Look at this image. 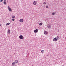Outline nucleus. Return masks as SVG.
I'll return each instance as SVG.
<instances>
[{
  "instance_id": "3",
  "label": "nucleus",
  "mask_w": 66,
  "mask_h": 66,
  "mask_svg": "<svg viewBox=\"0 0 66 66\" xmlns=\"http://www.w3.org/2000/svg\"><path fill=\"white\" fill-rule=\"evenodd\" d=\"M47 27L48 28V29H51V26L50 24H48L47 26Z\"/></svg>"
},
{
  "instance_id": "20",
  "label": "nucleus",
  "mask_w": 66,
  "mask_h": 66,
  "mask_svg": "<svg viewBox=\"0 0 66 66\" xmlns=\"http://www.w3.org/2000/svg\"><path fill=\"white\" fill-rule=\"evenodd\" d=\"M48 6L47 5L46 6V8H48Z\"/></svg>"
},
{
  "instance_id": "13",
  "label": "nucleus",
  "mask_w": 66,
  "mask_h": 66,
  "mask_svg": "<svg viewBox=\"0 0 66 66\" xmlns=\"http://www.w3.org/2000/svg\"><path fill=\"white\" fill-rule=\"evenodd\" d=\"M12 18H14H14H15V16H14V15H12Z\"/></svg>"
},
{
  "instance_id": "15",
  "label": "nucleus",
  "mask_w": 66,
  "mask_h": 66,
  "mask_svg": "<svg viewBox=\"0 0 66 66\" xmlns=\"http://www.w3.org/2000/svg\"><path fill=\"white\" fill-rule=\"evenodd\" d=\"M15 63H17L18 62V61L17 60H15Z\"/></svg>"
},
{
  "instance_id": "17",
  "label": "nucleus",
  "mask_w": 66,
  "mask_h": 66,
  "mask_svg": "<svg viewBox=\"0 0 66 66\" xmlns=\"http://www.w3.org/2000/svg\"><path fill=\"white\" fill-rule=\"evenodd\" d=\"M39 25L40 26H42L43 25V23H40L39 24Z\"/></svg>"
},
{
  "instance_id": "11",
  "label": "nucleus",
  "mask_w": 66,
  "mask_h": 66,
  "mask_svg": "<svg viewBox=\"0 0 66 66\" xmlns=\"http://www.w3.org/2000/svg\"><path fill=\"white\" fill-rule=\"evenodd\" d=\"M6 2V0H4V2L3 3L5 5H6V2Z\"/></svg>"
},
{
  "instance_id": "23",
  "label": "nucleus",
  "mask_w": 66,
  "mask_h": 66,
  "mask_svg": "<svg viewBox=\"0 0 66 66\" xmlns=\"http://www.w3.org/2000/svg\"><path fill=\"white\" fill-rule=\"evenodd\" d=\"M2 24H0V26H1Z\"/></svg>"
},
{
  "instance_id": "10",
  "label": "nucleus",
  "mask_w": 66,
  "mask_h": 66,
  "mask_svg": "<svg viewBox=\"0 0 66 66\" xmlns=\"http://www.w3.org/2000/svg\"><path fill=\"white\" fill-rule=\"evenodd\" d=\"M55 38L57 40H59V39H60V38H59V36H57V37H56Z\"/></svg>"
},
{
  "instance_id": "19",
  "label": "nucleus",
  "mask_w": 66,
  "mask_h": 66,
  "mask_svg": "<svg viewBox=\"0 0 66 66\" xmlns=\"http://www.w3.org/2000/svg\"><path fill=\"white\" fill-rule=\"evenodd\" d=\"M43 4H46V2H44L43 3Z\"/></svg>"
},
{
  "instance_id": "5",
  "label": "nucleus",
  "mask_w": 66,
  "mask_h": 66,
  "mask_svg": "<svg viewBox=\"0 0 66 66\" xmlns=\"http://www.w3.org/2000/svg\"><path fill=\"white\" fill-rule=\"evenodd\" d=\"M57 39H56V38H54L53 39V41L54 42H57Z\"/></svg>"
},
{
  "instance_id": "4",
  "label": "nucleus",
  "mask_w": 66,
  "mask_h": 66,
  "mask_svg": "<svg viewBox=\"0 0 66 66\" xmlns=\"http://www.w3.org/2000/svg\"><path fill=\"white\" fill-rule=\"evenodd\" d=\"M37 1H35L33 3V4L34 5H36L37 4Z\"/></svg>"
},
{
  "instance_id": "12",
  "label": "nucleus",
  "mask_w": 66,
  "mask_h": 66,
  "mask_svg": "<svg viewBox=\"0 0 66 66\" xmlns=\"http://www.w3.org/2000/svg\"><path fill=\"white\" fill-rule=\"evenodd\" d=\"M41 51L43 53V54H44V52H45V51L44 50H41Z\"/></svg>"
},
{
  "instance_id": "14",
  "label": "nucleus",
  "mask_w": 66,
  "mask_h": 66,
  "mask_svg": "<svg viewBox=\"0 0 66 66\" xmlns=\"http://www.w3.org/2000/svg\"><path fill=\"white\" fill-rule=\"evenodd\" d=\"M8 31H7V33L8 34H9L10 33V30L9 29H8Z\"/></svg>"
},
{
  "instance_id": "21",
  "label": "nucleus",
  "mask_w": 66,
  "mask_h": 66,
  "mask_svg": "<svg viewBox=\"0 0 66 66\" xmlns=\"http://www.w3.org/2000/svg\"><path fill=\"white\" fill-rule=\"evenodd\" d=\"M12 20V21H15V19H13Z\"/></svg>"
},
{
  "instance_id": "8",
  "label": "nucleus",
  "mask_w": 66,
  "mask_h": 66,
  "mask_svg": "<svg viewBox=\"0 0 66 66\" xmlns=\"http://www.w3.org/2000/svg\"><path fill=\"white\" fill-rule=\"evenodd\" d=\"M15 63L13 62L12 63V66H15Z\"/></svg>"
},
{
  "instance_id": "22",
  "label": "nucleus",
  "mask_w": 66,
  "mask_h": 66,
  "mask_svg": "<svg viewBox=\"0 0 66 66\" xmlns=\"http://www.w3.org/2000/svg\"><path fill=\"white\" fill-rule=\"evenodd\" d=\"M3 1V0H1V2H2Z\"/></svg>"
},
{
  "instance_id": "1",
  "label": "nucleus",
  "mask_w": 66,
  "mask_h": 66,
  "mask_svg": "<svg viewBox=\"0 0 66 66\" xmlns=\"http://www.w3.org/2000/svg\"><path fill=\"white\" fill-rule=\"evenodd\" d=\"M19 38L20 39H22L24 38V37H23L22 35H20L19 36Z\"/></svg>"
},
{
  "instance_id": "2",
  "label": "nucleus",
  "mask_w": 66,
  "mask_h": 66,
  "mask_svg": "<svg viewBox=\"0 0 66 66\" xmlns=\"http://www.w3.org/2000/svg\"><path fill=\"white\" fill-rule=\"evenodd\" d=\"M7 8L9 10V11H10V12H12V9H11V8L9 6H8Z\"/></svg>"
},
{
  "instance_id": "18",
  "label": "nucleus",
  "mask_w": 66,
  "mask_h": 66,
  "mask_svg": "<svg viewBox=\"0 0 66 66\" xmlns=\"http://www.w3.org/2000/svg\"><path fill=\"white\" fill-rule=\"evenodd\" d=\"M52 15H55V12H53L52 13Z\"/></svg>"
},
{
  "instance_id": "16",
  "label": "nucleus",
  "mask_w": 66,
  "mask_h": 66,
  "mask_svg": "<svg viewBox=\"0 0 66 66\" xmlns=\"http://www.w3.org/2000/svg\"><path fill=\"white\" fill-rule=\"evenodd\" d=\"M10 24V23H7L6 24V25L7 26L8 25H9V24Z\"/></svg>"
},
{
  "instance_id": "6",
  "label": "nucleus",
  "mask_w": 66,
  "mask_h": 66,
  "mask_svg": "<svg viewBox=\"0 0 66 66\" xmlns=\"http://www.w3.org/2000/svg\"><path fill=\"white\" fill-rule=\"evenodd\" d=\"M38 31V30L37 29H36V30H34V32L35 33H36Z\"/></svg>"
},
{
  "instance_id": "7",
  "label": "nucleus",
  "mask_w": 66,
  "mask_h": 66,
  "mask_svg": "<svg viewBox=\"0 0 66 66\" xmlns=\"http://www.w3.org/2000/svg\"><path fill=\"white\" fill-rule=\"evenodd\" d=\"M19 21L21 22H23V19H21Z\"/></svg>"
},
{
  "instance_id": "9",
  "label": "nucleus",
  "mask_w": 66,
  "mask_h": 66,
  "mask_svg": "<svg viewBox=\"0 0 66 66\" xmlns=\"http://www.w3.org/2000/svg\"><path fill=\"white\" fill-rule=\"evenodd\" d=\"M44 34H45V35H47V34H48V32L46 31H44Z\"/></svg>"
}]
</instances>
